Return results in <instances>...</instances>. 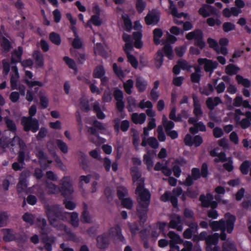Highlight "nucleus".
<instances>
[{
    "label": "nucleus",
    "instance_id": "473e14b6",
    "mask_svg": "<svg viewBox=\"0 0 251 251\" xmlns=\"http://www.w3.org/2000/svg\"><path fill=\"white\" fill-rule=\"evenodd\" d=\"M210 155L212 156H216L215 158V161L216 162H224L227 160L226 154L224 152L218 153L216 149L212 150L210 152Z\"/></svg>",
    "mask_w": 251,
    "mask_h": 251
},
{
    "label": "nucleus",
    "instance_id": "0eeeda50",
    "mask_svg": "<svg viewBox=\"0 0 251 251\" xmlns=\"http://www.w3.org/2000/svg\"><path fill=\"white\" fill-rule=\"evenodd\" d=\"M36 113V107L35 105H32L29 109V117H23L22 119V123L26 131L31 130L33 132H36L39 129L38 121L33 119L32 116Z\"/></svg>",
    "mask_w": 251,
    "mask_h": 251
},
{
    "label": "nucleus",
    "instance_id": "774afa93",
    "mask_svg": "<svg viewBox=\"0 0 251 251\" xmlns=\"http://www.w3.org/2000/svg\"><path fill=\"white\" fill-rule=\"evenodd\" d=\"M8 217L6 213L0 214V227L5 226L8 221Z\"/></svg>",
    "mask_w": 251,
    "mask_h": 251
},
{
    "label": "nucleus",
    "instance_id": "4468645a",
    "mask_svg": "<svg viewBox=\"0 0 251 251\" xmlns=\"http://www.w3.org/2000/svg\"><path fill=\"white\" fill-rule=\"evenodd\" d=\"M29 176V172L25 171L21 173L19 181L17 185V191L19 193L24 192L26 190L27 186L26 178Z\"/></svg>",
    "mask_w": 251,
    "mask_h": 251
},
{
    "label": "nucleus",
    "instance_id": "72a5a7b5",
    "mask_svg": "<svg viewBox=\"0 0 251 251\" xmlns=\"http://www.w3.org/2000/svg\"><path fill=\"white\" fill-rule=\"evenodd\" d=\"M147 81L142 77L137 76L136 80V86L140 92H143L146 89Z\"/></svg>",
    "mask_w": 251,
    "mask_h": 251
},
{
    "label": "nucleus",
    "instance_id": "20e7f679",
    "mask_svg": "<svg viewBox=\"0 0 251 251\" xmlns=\"http://www.w3.org/2000/svg\"><path fill=\"white\" fill-rule=\"evenodd\" d=\"M110 239L119 240L126 243L125 239L122 234L121 228L119 226H116L110 228L107 233L97 237V245L100 249H104L109 244Z\"/></svg>",
    "mask_w": 251,
    "mask_h": 251
},
{
    "label": "nucleus",
    "instance_id": "5fc2aeb1",
    "mask_svg": "<svg viewBox=\"0 0 251 251\" xmlns=\"http://www.w3.org/2000/svg\"><path fill=\"white\" fill-rule=\"evenodd\" d=\"M113 69L114 73L120 78H124L125 76L124 72L121 69V68L118 67L116 63L113 65Z\"/></svg>",
    "mask_w": 251,
    "mask_h": 251
},
{
    "label": "nucleus",
    "instance_id": "dca6fc26",
    "mask_svg": "<svg viewBox=\"0 0 251 251\" xmlns=\"http://www.w3.org/2000/svg\"><path fill=\"white\" fill-rule=\"evenodd\" d=\"M170 222L168 225L169 228L176 229L179 231L182 230L183 223L180 216L178 215H172L170 217Z\"/></svg>",
    "mask_w": 251,
    "mask_h": 251
},
{
    "label": "nucleus",
    "instance_id": "f03ea898",
    "mask_svg": "<svg viewBox=\"0 0 251 251\" xmlns=\"http://www.w3.org/2000/svg\"><path fill=\"white\" fill-rule=\"evenodd\" d=\"M50 224L58 231H60V234L66 233L68 235V239L75 241V235L66 228L61 221H65L70 218V222L74 227L79 225L78 215L76 212L68 213L65 212L63 207L58 205L48 206L46 208Z\"/></svg>",
    "mask_w": 251,
    "mask_h": 251
},
{
    "label": "nucleus",
    "instance_id": "e2e57ef3",
    "mask_svg": "<svg viewBox=\"0 0 251 251\" xmlns=\"http://www.w3.org/2000/svg\"><path fill=\"white\" fill-rule=\"evenodd\" d=\"M223 30L225 32H227L234 30L235 25L234 24L230 22L225 23L223 25Z\"/></svg>",
    "mask_w": 251,
    "mask_h": 251
},
{
    "label": "nucleus",
    "instance_id": "f704fd0d",
    "mask_svg": "<svg viewBox=\"0 0 251 251\" xmlns=\"http://www.w3.org/2000/svg\"><path fill=\"white\" fill-rule=\"evenodd\" d=\"M221 100L219 97H215L214 98H209L206 100V105L208 108L212 110L214 107L221 103Z\"/></svg>",
    "mask_w": 251,
    "mask_h": 251
},
{
    "label": "nucleus",
    "instance_id": "ddd939ff",
    "mask_svg": "<svg viewBox=\"0 0 251 251\" xmlns=\"http://www.w3.org/2000/svg\"><path fill=\"white\" fill-rule=\"evenodd\" d=\"M198 62L200 65H203L204 70L207 72H209L211 75L213 70L215 69L218 66V63L216 61H213L206 58H199Z\"/></svg>",
    "mask_w": 251,
    "mask_h": 251
},
{
    "label": "nucleus",
    "instance_id": "13d9d810",
    "mask_svg": "<svg viewBox=\"0 0 251 251\" xmlns=\"http://www.w3.org/2000/svg\"><path fill=\"white\" fill-rule=\"evenodd\" d=\"M138 106L141 109H145L146 108L149 109L152 108V104L149 100L145 101V100H143L138 103Z\"/></svg>",
    "mask_w": 251,
    "mask_h": 251
},
{
    "label": "nucleus",
    "instance_id": "39448f33",
    "mask_svg": "<svg viewBox=\"0 0 251 251\" xmlns=\"http://www.w3.org/2000/svg\"><path fill=\"white\" fill-rule=\"evenodd\" d=\"M61 189L51 182L46 183V190L49 193L55 194L59 191L66 198H70L74 192L72 180L70 176H65L61 180Z\"/></svg>",
    "mask_w": 251,
    "mask_h": 251
},
{
    "label": "nucleus",
    "instance_id": "6ab92c4d",
    "mask_svg": "<svg viewBox=\"0 0 251 251\" xmlns=\"http://www.w3.org/2000/svg\"><path fill=\"white\" fill-rule=\"evenodd\" d=\"M159 20V13L155 10L150 12L145 17V21L147 25H155L158 22Z\"/></svg>",
    "mask_w": 251,
    "mask_h": 251
},
{
    "label": "nucleus",
    "instance_id": "8fccbe9b",
    "mask_svg": "<svg viewBox=\"0 0 251 251\" xmlns=\"http://www.w3.org/2000/svg\"><path fill=\"white\" fill-rule=\"evenodd\" d=\"M155 65L157 68H160L163 62V55L161 50H158L155 58Z\"/></svg>",
    "mask_w": 251,
    "mask_h": 251
},
{
    "label": "nucleus",
    "instance_id": "052dcab7",
    "mask_svg": "<svg viewBox=\"0 0 251 251\" xmlns=\"http://www.w3.org/2000/svg\"><path fill=\"white\" fill-rule=\"evenodd\" d=\"M251 165L250 162L248 161H244L240 166L241 172L245 175H247L249 172V169Z\"/></svg>",
    "mask_w": 251,
    "mask_h": 251
},
{
    "label": "nucleus",
    "instance_id": "f3484780",
    "mask_svg": "<svg viewBox=\"0 0 251 251\" xmlns=\"http://www.w3.org/2000/svg\"><path fill=\"white\" fill-rule=\"evenodd\" d=\"M184 142L186 145L192 146L194 145L198 147L202 143V139L199 135H196L193 138L190 134H187L184 139Z\"/></svg>",
    "mask_w": 251,
    "mask_h": 251
},
{
    "label": "nucleus",
    "instance_id": "4c0bfd02",
    "mask_svg": "<svg viewBox=\"0 0 251 251\" xmlns=\"http://www.w3.org/2000/svg\"><path fill=\"white\" fill-rule=\"evenodd\" d=\"M105 72L102 66L100 65L96 67L93 72V76L95 78H100L103 76Z\"/></svg>",
    "mask_w": 251,
    "mask_h": 251
},
{
    "label": "nucleus",
    "instance_id": "6e6552de",
    "mask_svg": "<svg viewBox=\"0 0 251 251\" xmlns=\"http://www.w3.org/2000/svg\"><path fill=\"white\" fill-rule=\"evenodd\" d=\"M200 200L203 206L206 207L210 206L212 208L208 212V217L212 219H216L218 217V214L214 209L217 207V203L213 201V196L210 193L207 194L206 196L202 195L200 198Z\"/></svg>",
    "mask_w": 251,
    "mask_h": 251
},
{
    "label": "nucleus",
    "instance_id": "c756f323",
    "mask_svg": "<svg viewBox=\"0 0 251 251\" xmlns=\"http://www.w3.org/2000/svg\"><path fill=\"white\" fill-rule=\"evenodd\" d=\"M194 102V114L198 118L201 117L202 115V111L201 108L199 100L196 96H194L193 97Z\"/></svg>",
    "mask_w": 251,
    "mask_h": 251
},
{
    "label": "nucleus",
    "instance_id": "7ed1b4c3",
    "mask_svg": "<svg viewBox=\"0 0 251 251\" xmlns=\"http://www.w3.org/2000/svg\"><path fill=\"white\" fill-rule=\"evenodd\" d=\"M131 174L133 184L137 186L135 193L138 195L139 203L137 211L141 222L144 223L147 219V212L150 203L151 194L148 190L144 188V179L141 177L138 169L136 167L131 168Z\"/></svg>",
    "mask_w": 251,
    "mask_h": 251
},
{
    "label": "nucleus",
    "instance_id": "bb28decb",
    "mask_svg": "<svg viewBox=\"0 0 251 251\" xmlns=\"http://www.w3.org/2000/svg\"><path fill=\"white\" fill-rule=\"evenodd\" d=\"M131 119L135 124H142L146 119V116L144 113H134L131 115Z\"/></svg>",
    "mask_w": 251,
    "mask_h": 251
},
{
    "label": "nucleus",
    "instance_id": "b1692460",
    "mask_svg": "<svg viewBox=\"0 0 251 251\" xmlns=\"http://www.w3.org/2000/svg\"><path fill=\"white\" fill-rule=\"evenodd\" d=\"M169 2L170 3V9L171 11V13L175 17L174 21L175 23L177 24H181V22L179 21L178 19L184 15V14L183 13H178L177 9L173 1L171 0H169Z\"/></svg>",
    "mask_w": 251,
    "mask_h": 251
},
{
    "label": "nucleus",
    "instance_id": "f257e3e1",
    "mask_svg": "<svg viewBox=\"0 0 251 251\" xmlns=\"http://www.w3.org/2000/svg\"><path fill=\"white\" fill-rule=\"evenodd\" d=\"M235 220V216L229 213H226L225 215V219H221L218 221H212L209 224V226L213 230L221 231L220 235L216 233L213 235L207 236L206 232L202 231L198 236L194 237V240H205L207 251H218L219 248L217 246V244L219 237L222 240L226 239V235L225 231L226 230L228 233L232 232L234 228Z\"/></svg>",
    "mask_w": 251,
    "mask_h": 251
},
{
    "label": "nucleus",
    "instance_id": "a18cd8bd",
    "mask_svg": "<svg viewBox=\"0 0 251 251\" xmlns=\"http://www.w3.org/2000/svg\"><path fill=\"white\" fill-rule=\"evenodd\" d=\"M79 107L84 111H87L89 110L88 100L85 97H82L80 99Z\"/></svg>",
    "mask_w": 251,
    "mask_h": 251
},
{
    "label": "nucleus",
    "instance_id": "603ef678",
    "mask_svg": "<svg viewBox=\"0 0 251 251\" xmlns=\"http://www.w3.org/2000/svg\"><path fill=\"white\" fill-rule=\"evenodd\" d=\"M236 77L239 84H241L246 87H249L250 86L251 83L248 79L244 78L240 75H237Z\"/></svg>",
    "mask_w": 251,
    "mask_h": 251
},
{
    "label": "nucleus",
    "instance_id": "ea45409f",
    "mask_svg": "<svg viewBox=\"0 0 251 251\" xmlns=\"http://www.w3.org/2000/svg\"><path fill=\"white\" fill-rule=\"evenodd\" d=\"M33 56L35 60V64L38 67H42L44 65L43 55L38 51L34 52Z\"/></svg>",
    "mask_w": 251,
    "mask_h": 251
},
{
    "label": "nucleus",
    "instance_id": "680f3d73",
    "mask_svg": "<svg viewBox=\"0 0 251 251\" xmlns=\"http://www.w3.org/2000/svg\"><path fill=\"white\" fill-rule=\"evenodd\" d=\"M127 190L124 186L118 188L117 194L119 199L122 200L127 195Z\"/></svg>",
    "mask_w": 251,
    "mask_h": 251
},
{
    "label": "nucleus",
    "instance_id": "5701e85b",
    "mask_svg": "<svg viewBox=\"0 0 251 251\" xmlns=\"http://www.w3.org/2000/svg\"><path fill=\"white\" fill-rule=\"evenodd\" d=\"M36 155L39 159L41 166L44 169H46L49 164L51 163V161L48 160L44 153L41 150H38L36 152Z\"/></svg>",
    "mask_w": 251,
    "mask_h": 251
},
{
    "label": "nucleus",
    "instance_id": "9b49d317",
    "mask_svg": "<svg viewBox=\"0 0 251 251\" xmlns=\"http://www.w3.org/2000/svg\"><path fill=\"white\" fill-rule=\"evenodd\" d=\"M182 192V189L177 187L173 190V196L170 192H166L161 197V200L163 201H170L174 207H176L177 205V197L181 195Z\"/></svg>",
    "mask_w": 251,
    "mask_h": 251
},
{
    "label": "nucleus",
    "instance_id": "6e6d98bb",
    "mask_svg": "<svg viewBox=\"0 0 251 251\" xmlns=\"http://www.w3.org/2000/svg\"><path fill=\"white\" fill-rule=\"evenodd\" d=\"M122 18L124 20L126 29L129 31L132 28V24L128 17L126 15H123Z\"/></svg>",
    "mask_w": 251,
    "mask_h": 251
},
{
    "label": "nucleus",
    "instance_id": "bf43d9fd",
    "mask_svg": "<svg viewBox=\"0 0 251 251\" xmlns=\"http://www.w3.org/2000/svg\"><path fill=\"white\" fill-rule=\"evenodd\" d=\"M176 108L173 107L170 113L169 114V118L170 119L174 120L176 122H179L181 120V117L179 115H178L177 116H176Z\"/></svg>",
    "mask_w": 251,
    "mask_h": 251
},
{
    "label": "nucleus",
    "instance_id": "3c124183",
    "mask_svg": "<svg viewBox=\"0 0 251 251\" xmlns=\"http://www.w3.org/2000/svg\"><path fill=\"white\" fill-rule=\"evenodd\" d=\"M133 87V81L131 79H128L124 83V87L125 91L128 94H130L132 92L131 89Z\"/></svg>",
    "mask_w": 251,
    "mask_h": 251
},
{
    "label": "nucleus",
    "instance_id": "423d86ee",
    "mask_svg": "<svg viewBox=\"0 0 251 251\" xmlns=\"http://www.w3.org/2000/svg\"><path fill=\"white\" fill-rule=\"evenodd\" d=\"M234 118L236 124L243 129L247 128L251 125V112L244 108L236 109Z\"/></svg>",
    "mask_w": 251,
    "mask_h": 251
},
{
    "label": "nucleus",
    "instance_id": "2eb2a0df",
    "mask_svg": "<svg viewBox=\"0 0 251 251\" xmlns=\"http://www.w3.org/2000/svg\"><path fill=\"white\" fill-rule=\"evenodd\" d=\"M168 236L171 239L169 242L171 249H176L177 251H179V247L176 244L182 243L183 242L182 239L174 231L169 232Z\"/></svg>",
    "mask_w": 251,
    "mask_h": 251
},
{
    "label": "nucleus",
    "instance_id": "7c9ffc66",
    "mask_svg": "<svg viewBox=\"0 0 251 251\" xmlns=\"http://www.w3.org/2000/svg\"><path fill=\"white\" fill-rule=\"evenodd\" d=\"M11 146L18 145L21 149L20 151H25L26 149L25 143L20 138L14 134L12 141L9 143Z\"/></svg>",
    "mask_w": 251,
    "mask_h": 251
},
{
    "label": "nucleus",
    "instance_id": "f8f14e48",
    "mask_svg": "<svg viewBox=\"0 0 251 251\" xmlns=\"http://www.w3.org/2000/svg\"><path fill=\"white\" fill-rule=\"evenodd\" d=\"M142 27V25L139 21L135 22L134 29L138 31L133 33V36L135 40L134 46L137 49L141 48L143 46V43L141 41L142 33L141 30Z\"/></svg>",
    "mask_w": 251,
    "mask_h": 251
},
{
    "label": "nucleus",
    "instance_id": "338daca9",
    "mask_svg": "<svg viewBox=\"0 0 251 251\" xmlns=\"http://www.w3.org/2000/svg\"><path fill=\"white\" fill-rule=\"evenodd\" d=\"M23 218L25 222L30 224H32L34 221V217L31 214L26 213L23 215Z\"/></svg>",
    "mask_w": 251,
    "mask_h": 251
},
{
    "label": "nucleus",
    "instance_id": "a878e982",
    "mask_svg": "<svg viewBox=\"0 0 251 251\" xmlns=\"http://www.w3.org/2000/svg\"><path fill=\"white\" fill-rule=\"evenodd\" d=\"M25 151H20L18 156V162H14L12 164V168L15 171L21 170L23 167V164L25 158Z\"/></svg>",
    "mask_w": 251,
    "mask_h": 251
},
{
    "label": "nucleus",
    "instance_id": "37998d69",
    "mask_svg": "<svg viewBox=\"0 0 251 251\" xmlns=\"http://www.w3.org/2000/svg\"><path fill=\"white\" fill-rule=\"evenodd\" d=\"M81 221L83 223H90L93 222V218L89 212L84 210L81 216Z\"/></svg>",
    "mask_w": 251,
    "mask_h": 251
},
{
    "label": "nucleus",
    "instance_id": "393cba45",
    "mask_svg": "<svg viewBox=\"0 0 251 251\" xmlns=\"http://www.w3.org/2000/svg\"><path fill=\"white\" fill-rule=\"evenodd\" d=\"M233 105L235 107L243 106L244 108L251 107V105L247 100H243L240 96H237L233 100Z\"/></svg>",
    "mask_w": 251,
    "mask_h": 251
},
{
    "label": "nucleus",
    "instance_id": "c85d7f7f",
    "mask_svg": "<svg viewBox=\"0 0 251 251\" xmlns=\"http://www.w3.org/2000/svg\"><path fill=\"white\" fill-rule=\"evenodd\" d=\"M23 53V48L19 47L17 50H15L12 53L11 62L16 63L21 60V56Z\"/></svg>",
    "mask_w": 251,
    "mask_h": 251
},
{
    "label": "nucleus",
    "instance_id": "09e8293b",
    "mask_svg": "<svg viewBox=\"0 0 251 251\" xmlns=\"http://www.w3.org/2000/svg\"><path fill=\"white\" fill-rule=\"evenodd\" d=\"M56 144L58 148L64 153H67L68 152V148L66 143L61 140H57Z\"/></svg>",
    "mask_w": 251,
    "mask_h": 251
},
{
    "label": "nucleus",
    "instance_id": "69168bd1",
    "mask_svg": "<svg viewBox=\"0 0 251 251\" xmlns=\"http://www.w3.org/2000/svg\"><path fill=\"white\" fill-rule=\"evenodd\" d=\"M122 200V204L125 208L130 209L133 205L132 200L129 198L123 199Z\"/></svg>",
    "mask_w": 251,
    "mask_h": 251
},
{
    "label": "nucleus",
    "instance_id": "2f4dec72",
    "mask_svg": "<svg viewBox=\"0 0 251 251\" xmlns=\"http://www.w3.org/2000/svg\"><path fill=\"white\" fill-rule=\"evenodd\" d=\"M167 223L165 222L157 223L155 226V227L156 228V230L152 231V236L155 238H157L161 232H164Z\"/></svg>",
    "mask_w": 251,
    "mask_h": 251
},
{
    "label": "nucleus",
    "instance_id": "a19ab883",
    "mask_svg": "<svg viewBox=\"0 0 251 251\" xmlns=\"http://www.w3.org/2000/svg\"><path fill=\"white\" fill-rule=\"evenodd\" d=\"M222 251H236L234 244L228 240L224 243Z\"/></svg>",
    "mask_w": 251,
    "mask_h": 251
},
{
    "label": "nucleus",
    "instance_id": "aec40b11",
    "mask_svg": "<svg viewBox=\"0 0 251 251\" xmlns=\"http://www.w3.org/2000/svg\"><path fill=\"white\" fill-rule=\"evenodd\" d=\"M207 43L210 48H213L218 53L226 55L227 53L226 47H219L217 41L212 38L207 39Z\"/></svg>",
    "mask_w": 251,
    "mask_h": 251
},
{
    "label": "nucleus",
    "instance_id": "a211bd4d",
    "mask_svg": "<svg viewBox=\"0 0 251 251\" xmlns=\"http://www.w3.org/2000/svg\"><path fill=\"white\" fill-rule=\"evenodd\" d=\"M200 14L205 18L208 17L211 15H218V12L213 7L204 4L200 8L199 10Z\"/></svg>",
    "mask_w": 251,
    "mask_h": 251
},
{
    "label": "nucleus",
    "instance_id": "c03bdc74",
    "mask_svg": "<svg viewBox=\"0 0 251 251\" xmlns=\"http://www.w3.org/2000/svg\"><path fill=\"white\" fill-rule=\"evenodd\" d=\"M162 31L160 29L155 28L153 30V40L155 44L158 45L160 44V38L162 36Z\"/></svg>",
    "mask_w": 251,
    "mask_h": 251
},
{
    "label": "nucleus",
    "instance_id": "79ce46f5",
    "mask_svg": "<svg viewBox=\"0 0 251 251\" xmlns=\"http://www.w3.org/2000/svg\"><path fill=\"white\" fill-rule=\"evenodd\" d=\"M201 75V70L199 67H195V72L192 74L191 78L193 82H198Z\"/></svg>",
    "mask_w": 251,
    "mask_h": 251
},
{
    "label": "nucleus",
    "instance_id": "de8ad7c7",
    "mask_svg": "<svg viewBox=\"0 0 251 251\" xmlns=\"http://www.w3.org/2000/svg\"><path fill=\"white\" fill-rule=\"evenodd\" d=\"M239 70V68L233 64H229L226 68V73L230 75L236 74Z\"/></svg>",
    "mask_w": 251,
    "mask_h": 251
},
{
    "label": "nucleus",
    "instance_id": "cd10ccee",
    "mask_svg": "<svg viewBox=\"0 0 251 251\" xmlns=\"http://www.w3.org/2000/svg\"><path fill=\"white\" fill-rule=\"evenodd\" d=\"M0 42L3 51L5 52L9 51L11 48V44L5 37L2 35L1 31H0Z\"/></svg>",
    "mask_w": 251,
    "mask_h": 251
},
{
    "label": "nucleus",
    "instance_id": "412c9836",
    "mask_svg": "<svg viewBox=\"0 0 251 251\" xmlns=\"http://www.w3.org/2000/svg\"><path fill=\"white\" fill-rule=\"evenodd\" d=\"M12 75L10 79L11 87L12 89L15 90L18 89V82L19 78L18 69L15 66L11 67Z\"/></svg>",
    "mask_w": 251,
    "mask_h": 251
},
{
    "label": "nucleus",
    "instance_id": "1a4fd4ad",
    "mask_svg": "<svg viewBox=\"0 0 251 251\" xmlns=\"http://www.w3.org/2000/svg\"><path fill=\"white\" fill-rule=\"evenodd\" d=\"M37 225L41 229V233L42 235V238L44 242L45 243V248L47 251H51V246L50 243L54 242V237H48L47 234L50 230L47 227V222L45 219L39 218L37 219Z\"/></svg>",
    "mask_w": 251,
    "mask_h": 251
},
{
    "label": "nucleus",
    "instance_id": "4be33fe9",
    "mask_svg": "<svg viewBox=\"0 0 251 251\" xmlns=\"http://www.w3.org/2000/svg\"><path fill=\"white\" fill-rule=\"evenodd\" d=\"M88 131L92 135L89 137V139L93 143L96 144H100L105 142V140L104 139L102 138L99 136L95 128L93 127H90L88 129Z\"/></svg>",
    "mask_w": 251,
    "mask_h": 251
},
{
    "label": "nucleus",
    "instance_id": "58836bf2",
    "mask_svg": "<svg viewBox=\"0 0 251 251\" xmlns=\"http://www.w3.org/2000/svg\"><path fill=\"white\" fill-rule=\"evenodd\" d=\"M143 159L144 162L147 166L148 170H151L153 167V162L150 151H148L147 154L144 155Z\"/></svg>",
    "mask_w": 251,
    "mask_h": 251
},
{
    "label": "nucleus",
    "instance_id": "9d476101",
    "mask_svg": "<svg viewBox=\"0 0 251 251\" xmlns=\"http://www.w3.org/2000/svg\"><path fill=\"white\" fill-rule=\"evenodd\" d=\"M203 34L201 30H196L189 32L186 35L187 39L191 40H194L195 45L201 49L205 46V43L203 40Z\"/></svg>",
    "mask_w": 251,
    "mask_h": 251
},
{
    "label": "nucleus",
    "instance_id": "4d7b16f0",
    "mask_svg": "<svg viewBox=\"0 0 251 251\" xmlns=\"http://www.w3.org/2000/svg\"><path fill=\"white\" fill-rule=\"evenodd\" d=\"M127 102H128V110L129 111L131 112L133 110V109L136 106V103L135 100L131 97H129L127 98Z\"/></svg>",
    "mask_w": 251,
    "mask_h": 251
},
{
    "label": "nucleus",
    "instance_id": "c9c22d12",
    "mask_svg": "<svg viewBox=\"0 0 251 251\" xmlns=\"http://www.w3.org/2000/svg\"><path fill=\"white\" fill-rule=\"evenodd\" d=\"M91 23L96 26H100L102 24V20L100 17V15H94L92 16L90 20L87 22V26L90 27L91 29L92 26Z\"/></svg>",
    "mask_w": 251,
    "mask_h": 251
},
{
    "label": "nucleus",
    "instance_id": "0e129e2a",
    "mask_svg": "<svg viewBox=\"0 0 251 251\" xmlns=\"http://www.w3.org/2000/svg\"><path fill=\"white\" fill-rule=\"evenodd\" d=\"M207 24L210 26H213L215 25H220L221 24V21L218 18H209L206 20Z\"/></svg>",
    "mask_w": 251,
    "mask_h": 251
},
{
    "label": "nucleus",
    "instance_id": "864d4df0",
    "mask_svg": "<svg viewBox=\"0 0 251 251\" xmlns=\"http://www.w3.org/2000/svg\"><path fill=\"white\" fill-rule=\"evenodd\" d=\"M163 50L165 55L170 59H171L173 58V54L172 47L170 45H169L168 44H166L163 48Z\"/></svg>",
    "mask_w": 251,
    "mask_h": 251
},
{
    "label": "nucleus",
    "instance_id": "49530a36",
    "mask_svg": "<svg viewBox=\"0 0 251 251\" xmlns=\"http://www.w3.org/2000/svg\"><path fill=\"white\" fill-rule=\"evenodd\" d=\"M50 39L53 44L59 45L61 43V38L59 35L55 32H52L50 34Z\"/></svg>",
    "mask_w": 251,
    "mask_h": 251
},
{
    "label": "nucleus",
    "instance_id": "e433bc0d",
    "mask_svg": "<svg viewBox=\"0 0 251 251\" xmlns=\"http://www.w3.org/2000/svg\"><path fill=\"white\" fill-rule=\"evenodd\" d=\"M3 233V240L5 241H10L16 239V236L13 231L10 229H2Z\"/></svg>",
    "mask_w": 251,
    "mask_h": 251
}]
</instances>
